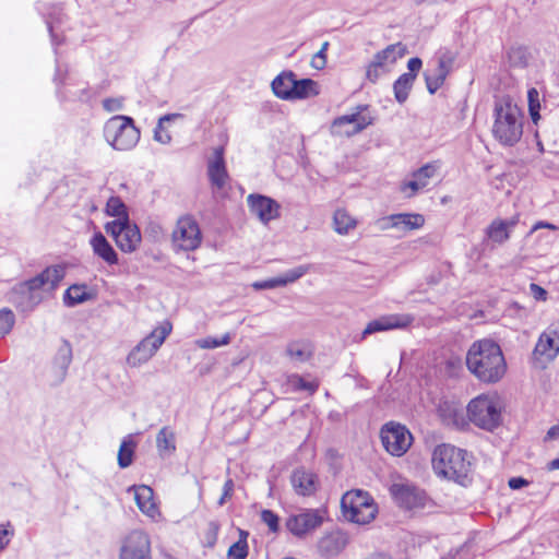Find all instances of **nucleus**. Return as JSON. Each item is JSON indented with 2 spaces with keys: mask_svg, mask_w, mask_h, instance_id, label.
<instances>
[{
  "mask_svg": "<svg viewBox=\"0 0 559 559\" xmlns=\"http://www.w3.org/2000/svg\"><path fill=\"white\" fill-rule=\"evenodd\" d=\"M471 457L466 450L443 443L433 450L432 466L438 475L466 485L472 471Z\"/></svg>",
  "mask_w": 559,
  "mask_h": 559,
  "instance_id": "obj_3",
  "label": "nucleus"
},
{
  "mask_svg": "<svg viewBox=\"0 0 559 559\" xmlns=\"http://www.w3.org/2000/svg\"><path fill=\"white\" fill-rule=\"evenodd\" d=\"M322 516L318 510L290 515L286 521L287 530L295 536L301 537L322 524Z\"/></svg>",
  "mask_w": 559,
  "mask_h": 559,
  "instance_id": "obj_19",
  "label": "nucleus"
},
{
  "mask_svg": "<svg viewBox=\"0 0 559 559\" xmlns=\"http://www.w3.org/2000/svg\"><path fill=\"white\" fill-rule=\"evenodd\" d=\"M437 166L433 164H426L413 173V177L418 181L424 189L428 186L429 180L436 175Z\"/></svg>",
  "mask_w": 559,
  "mask_h": 559,
  "instance_id": "obj_45",
  "label": "nucleus"
},
{
  "mask_svg": "<svg viewBox=\"0 0 559 559\" xmlns=\"http://www.w3.org/2000/svg\"><path fill=\"white\" fill-rule=\"evenodd\" d=\"M218 524L216 522H210L209 524V532H207V539H209V543L211 545H214L215 542H216V537H217V532H218Z\"/></svg>",
  "mask_w": 559,
  "mask_h": 559,
  "instance_id": "obj_64",
  "label": "nucleus"
},
{
  "mask_svg": "<svg viewBox=\"0 0 559 559\" xmlns=\"http://www.w3.org/2000/svg\"><path fill=\"white\" fill-rule=\"evenodd\" d=\"M559 355V326H549L538 337L533 359L538 367H545Z\"/></svg>",
  "mask_w": 559,
  "mask_h": 559,
  "instance_id": "obj_12",
  "label": "nucleus"
},
{
  "mask_svg": "<svg viewBox=\"0 0 559 559\" xmlns=\"http://www.w3.org/2000/svg\"><path fill=\"white\" fill-rule=\"evenodd\" d=\"M343 515L350 522L365 525L374 520L378 507L368 491L353 489L341 499Z\"/></svg>",
  "mask_w": 559,
  "mask_h": 559,
  "instance_id": "obj_4",
  "label": "nucleus"
},
{
  "mask_svg": "<svg viewBox=\"0 0 559 559\" xmlns=\"http://www.w3.org/2000/svg\"><path fill=\"white\" fill-rule=\"evenodd\" d=\"M107 235L114 238L117 247L126 253L134 252L142 240L139 227L131 221L107 222L104 226Z\"/></svg>",
  "mask_w": 559,
  "mask_h": 559,
  "instance_id": "obj_9",
  "label": "nucleus"
},
{
  "mask_svg": "<svg viewBox=\"0 0 559 559\" xmlns=\"http://www.w3.org/2000/svg\"><path fill=\"white\" fill-rule=\"evenodd\" d=\"M180 114H167L162 116L158 119V122L154 129V140L162 143V144H169L171 141V135L168 131L164 130L163 123L166 121H173L177 118H180Z\"/></svg>",
  "mask_w": 559,
  "mask_h": 559,
  "instance_id": "obj_39",
  "label": "nucleus"
},
{
  "mask_svg": "<svg viewBox=\"0 0 559 559\" xmlns=\"http://www.w3.org/2000/svg\"><path fill=\"white\" fill-rule=\"evenodd\" d=\"M467 415L475 426L487 431H493L502 420L497 402L487 395L473 399L467 405Z\"/></svg>",
  "mask_w": 559,
  "mask_h": 559,
  "instance_id": "obj_6",
  "label": "nucleus"
},
{
  "mask_svg": "<svg viewBox=\"0 0 559 559\" xmlns=\"http://www.w3.org/2000/svg\"><path fill=\"white\" fill-rule=\"evenodd\" d=\"M292 99H305L319 94L318 84L312 79H294Z\"/></svg>",
  "mask_w": 559,
  "mask_h": 559,
  "instance_id": "obj_32",
  "label": "nucleus"
},
{
  "mask_svg": "<svg viewBox=\"0 0 559 559\" xmlns=\"http://www.w3.org/2000/svg\"><path fill=\"white\" fill-rule=\"evenodd\" d=\"M527 100H528V112L534 123L540 119L539 110H540V100L539 93L535 87H532L527 92Z\"/></svg>",
  "mask_w": 559,
  "mask_h": 559,
  "instance_id": "obj_44",
  "label": "nucleus"
},
{
  "mask_svg": "<svg viewBox=\"0 0 559 559\" xmlns=\"http://www.w3.org/2000/svg\"><path fill=\"white\" fill-rule=\"evenodd\" d=\"M309 266L308 265H299L295 269L286 271L283 275H280V281L282 283V287L286 286L287 284L294 283L300 277H302L306 273H308Z\"/></svg>",
  "mask_w": 559,
  "mask_h": 559,
  "instance_id": "obj_47",
  "label": "nucleus"
},
{
  "mask_svg": "<svg viewBox=\"0 0 559 559\" xmlns=\"http://www.w3.org/2000/svg\"><path fill=\"white\" fill-rule=\"evenodd\" d=\"M202 242L199 224L191 216H182L171 233V245L176 252L194 251Z\"/></svg>",
  "mask_w": 559,
  "mask_h": 559,
  "instance_id": "obj_7",
  "label": "nucleus"
},
{
  "mask_svg": "<svg viewBox=\"0 0 559 559\" xmlns=\"http://www.w3.org/2000/svg\"><path fill=\"white\" fill-rule=\"evenodd\" d=\"M424 78L426 82V87L428 92L432 95L443 85L447 75L439 73L436 69H427L424 72Z\"/></svg>",
  "mask_w": 559,
  "mask_h": 559,
  "instance_id": "obj_41",
  "label": "nucleus"
},
{
  "mask_svg": "<svg viewBox=\"0 0 559 559\" xmlns=\"http://www.w3.org/2000/svg\"><path fill=\"white\" fill-rule=\"evenodd\" d=\"M287 354L292 359L297 361H306L310 356V353L299 344H290L287 347Z\"/></svg>",
  "mask_w": 559,
  "mask_h": 559,
  "instance_id": "obj_52",
  "label": "nucleus"
},
{
  "mask_svg": "<svg viewBox=\"0 0 559 559\" xmlns=\"http://www.w3.org/2000/svg\"><path fill=\"white\" fill-rule=\"evenodd\" d=\"M492 136L503 146H514L523 135V114L510 96L496 98Z\"/></svg>",
  "mask_w": 559,
  "mask_h": 559,
  "instance_id": "obj_2",
  "label": "nucleus"
},
{
  "mask_svg": "<svg viewBox=\"0 0 559 559\" xmlns=\"http://www.w3.org/2000/svg\"><path fill=\"white\" fill-rule=\"evenodd\" d=\"M391 221H393L394 228L402 231L419 229L425 224V217L419 213L392 214Z\"/></svg>",
  "mask_w": 559,
  "mask_h": 559,
  "instance_id": "obj_28",
  "label": "nucleus"
},
{
  "mask_svg": "<svg viewBox=\"0 0 559 559\" xmlns=\"http://www.w3.org/2000/svg\"><path fill=\"white\" fill-rule=\"evenodd\" d=\"M415 80L412 74H401L393 83V93L399 104H404L414 86Z\"/></svg>",
  "mask_w": 559,
  "mask_h": 559,
  "instance_id": "obj_35",
  "label": "nucleus"
},
{
  "mask_svg": "<svg viewBox=\"0 0 559 559\" xmlns=\"http://www.w3.org/2000/svg\"><path fill=\"white\" fill-rule=\"evenodd\" d=\"M295 73L293 71H283L272 81V91L281 99H292V85H294Z\"/></svg>",
  "mask_w": 559,
  "mask_h": 559,
  "instance_id": "obj_29",
  "label": "nucleus"
},
{
  "mask_svg": "<svg viewBox=\"0 0 559 559\" xmlns=\"http://www.w3.org/2000/svg\"><path fill=\"white\" fill-rule=\"evenodd\" d=\"M367 108V105H359L355 112L336 117L332 121L331 133L337 136H352L365 130L373 121L372 117L362 115Z\"/></svg>",
  "mask_w": 559,
  "mask_h": 559,
  "instance_id": "obj_11",
  "label": "nucleus"
},
{
  "mask_svg": "<svg viewBox=\"0 0 559 559\" xmlns=\"http://www.w3.org/2000/svg\"><path fill=\"white\" fill-rule=\"evenodd\" d=\"M119 559H151V543L142 531H132L123 540Z\"/></svg>",
  "mask_w": 559,
  "mask_h": 559,
  "instance_id": "obj_14",
  "label": "nucleus"
},
{
  "mask_svg": "<svg viewBox=\"0 0 559 559\" xmlns=\"http://www.w3.org/2000/svg\"><path fill=\"white\" fill-rule=\"evenodd\" d=\"M247 556L248 543L245 539H238L227 551V559H246Z\"/></svg>",
  "mask_w": 559,
  "mask_h": 559,
  "instance_id": "obj_48",
  "label": "nucleus"
},
{
  "mask_svg": "<svg viewBox=\"0 0 559 559\" xmlns=\"http://www.w3.org/2000/svg\"><path fill=\"white\" fill-rule=\"evenodd\" d=\"M508 485L513 490H519L528 485V480L524 477L518 476V477H511L508 481Z\"/></svg>",
  "mask_w": 559,
  "mask_h": 559,
  "instance_id": "obj_62",
  "label": "nucleus"
},
{
  "mask_svg": "<svg viewBox=\"0 0 559 559\" xmlns=\"http://www.w3.org/2000/svg\"><path fill=\"white\" fill-rule=\"evenodd\" d=\"M249 211L255 215L263 224L277 218L280 216L281 205L274 199L259 194L251 193L247 198Z\"/></svg>",
  "mask_w": 559,
  "mask_h": 559,
  "instance_id": "obj_17",
  "label": "nucleus"
},
{
  "mask_svg": "<svg viewBox=\"0 0 559 559\" xmlns=\"http://www.w3.org/2000/svg\"><path fill=\"white\" fill-rule=\"evenodd\" d=\"M334 229L340 235H345L349 229L354 228L356 221L345 211L338 209L334 213Z\"/></svg>",
  "mask_w": 559,
  "mask_h": 559,
  "instance_id": "obj_38",
  "label": "nucleus"
},
{
  "mask_svg": "<svg viewBox=\"0 0 559 559\" xmlns=\"http://www.w3.org/2000/svg\"><path fill=\"white\" fill-rule=\"evenodd\" d=\"M156 448L160 456L170 455L176 451V436L168 427H163L156 435Z\"/></svg>",
  "mask_w": 559,
  "mask_h": 559,
  "instance_id": "obj_33",
  "label": "nucleus"
},
{
  "mask_svg": "<svg viewBox=\"0 0 559 559\" xmlns=\"http://www.w3.org/2000/svg\"><path fill=\"white\" fill-rule=\"evenodd\" d=\"M171 332L169 324L153 330L128 355L127 362L131 367H138L152 358Z\"/></svg>",
  "mask_w": 559,
  "mask_h": 559,
  "instance_id": "obj_8",
  "label": "nucleus"
},
{
  "mask_svg": "<svg viewBox=\"0 0 559 559\" xmlns=\"http://www.w3.org/2000/svg\"><path fill=\"white\" fill-rule=\"evenodd\" d=\"M530 293L533 296V298L537 301H546L548 297V292L539 286L538 284L532 283L530 285Z\"/></svg>",
  "mask_w": 559,
  "mask_h": 559,
  "instance_id": "obj_59",
  "label": "nucleus"
},
{
  "mask_svg": "<svg viewBox=\"0 0 559 559\" xmlns=\"http://www.w3.org/2000/svg\"><path fill=\"white\" fill-rule=\"evenodd\" d=\"M129 490H134V499L138 508L150 518L158 514V508L153 500V489L146 485H134Z\"/></svg>",
  "mask_w": 559,
  "mask_h": 559,
  "instance_id": "obj_25",
  "label": "nucleus"
},
{
  "mask_svg": "<svg viewBox=\"0 0 559 559\" xmlns=\"http://www.w3.org/2000/svg\"><path fill=\"white\" fill-rule=\"evenodd\" d=\"M295 490L302 496H309L316 490V476L312 473L297 469L292 476Z\"/></svg>",
  "mask_w": 559,
  "mask_h": 559,
  "instance_id": "obj_31",
  "label": "nucleus"
},
{
  "mask_svg": "<svg viewBox=\"0 0 559 559\" xmlns=\"http://www.w3.org/2000/svg\"><path fill=\"white\" fill-rule=\"evenodd\" d=\"M9 301L21 312H32L44 299L43 294L28 283V280L16 283L8 294Z\"/></svg>",
  "mask_w": 559,
  "mask_h": 559,
  "instance_id": "obj_13",
  "label": "nucleus"
},
{
  "mask_svg": "<svg viewBox=\"0 0 559 559\" xmlns=\"http://www.w3.org/2000/svg\"><path fill=\"white\" fill-rule=\"evenodd\" d=\"M63 17H64V13H63L62 8H60V7H52L46 17L47 28H48V32H49V35L51 38V44L55 48L57 46H59L63 40L56 33V28L58 27L59 24L62 23Z\"/></svg>",
  "mask_w": 559,
  "mask_h": 559,
  "instance_id": "obj_34",
  "label": "nucleus"
},
{
  "mask_svg": "<svg viewBox=\"0 0 559 559\" xmlns=\"http://www.w3.org/2000/svg\"><path fill=\"white\" fill-rule=\"evenodd\" d=\"M405 52L406 46L402 43L391 44L384 49L378 51L373 56L372 61H374L377 66L385 69L386 66L394 64L405 55Z\"/></svg>",
  "mask_w": 559,
  "mask_h": 559,
  "instance_id": "obj_27",
  "label": "nucleus"
},
{
  "mask_svg": "<svg viewBox=\"0 0 559 559\" xmlns=\"http://www.w3.org/2000/svg\"><path fill=\"white\" fill-rule=\"evenodd\" d=\"M391 218H392V214L389 215V216H384V217L379 218L376 222L377 227L380 230H388V229L394 228V225L392 224L393 221H391Z\"/></svg>",
  "mask_w": 559,
  "mask_h": 559,
  "instance_id": "obj_63",
  "label": "nucleus"
},
{
  "mask_svg": "<svg viewBox=\"0 0 559 559\" xmlns=\"http://www.w3.org/2000/svg\"><path fill=\"white\" fill-rule=\"evenodd\" d=\"M233 492H234V480L231 478H228L224 483L223 493L217 501L218 506H224L226 500L231 497Z\"/></svg>",
  "mask_w": 559,
  "mask_h": 559,
  "instance_id": "obj_60",
  "label": "nucleus"
},
{
  "mask_svg": "<svg viewBox=\"0 0 559 559\" xmlns=\"http://www.w3.org/2000/svg\"><path fill=\"white\" fill-rule=\"evenodd\" d=\"M103 108L107 112H114L121 110L123 108V98L122 97H109L105 98L102 102Z\"/></svg>",
  "mask_w": 559,
  "mask_h": 559,
  "instance_id": "obj_54",
  "label": "nucleus"
},
{
  "mask_svg": "<svg viewBox=\"0 0 559 559\" xmlns=\"http://www.w3.org/2000/svg\"><path fill=\"white\" fill-rule=\"evenodd\" d=\"M423 67V60L419 57H413L407 62V70L405 74H412L413 79L416 81L418 72Z\"/></svg>",
  "mask_w": 559,
  "mask_h": 559,
  "instance_id": "obj_58",
  "label": "nucleus"
},
{
  "mask_svg": "<svg viewBox=\"0 0 559 559\" xmlns=\"http://www.w3.org/2000/svg\"><path fill=\"white\" fill-rule=\"evenodd\" d=\"M14 535L15 530L11 522L0 524V552L8 547Z\"/></svg>",
  "mask_w": 559,
  "mask_h": 559,
  "instance_id": "obj_49",
  "label": "nucleus"
},
{
  "mask_svg": "<svg viewBox=\"0 0 559 559\" xmlns=\"http://www.w3.org/2000/svg\"><path fill=\"white\" fill-rule=\"evenodd\" d=\"M135 448L136 442L132 439L131 436H128L122 440L117 457L120 468H127L132 464Z\"/></svg>",
  "mask_w": 559,
  "mask_h": 559,
  "instance_id": "obj_36",
  "label": "nucleus"
},
{
  "mask_svg": "<svg viewBox=\"0 0 559 559\" xmlns=\"http://www.w3.org/2000/svg\"><path fill=\"white\" fill-rule=\"evenodd\" d=\"M419 190H423V188L413 176L412 179L404 181L401 186V191L406 193L407 197L415 195Z\"/></svg>",
  "mask_w": 559,
  "mask_h": 559,
  "instance_id": "obj_57",
  "label": "nucleus"
},
{
  "mask_svg": "<svg viewBox=\"0 0 559 559\" xmlns=\"http://www.w3.org/2000/svg\"><path fill=\"white\" fill-rule=\"evenodd\" d=\"M64 275L66 270L62 265H49L34 277L28 278V283L32 284L38 293H52L59 287Z\"/></svg>",
  "mask_w": 559,
  "mask_h": 559,
  "instance_id": "obj_18",
  "label": "nucleus"
},
{
  "mask_svg": "<svg viewBox=\"0 0 559 559\" xmlns=\"http://www.w3.org/2000/svg\"><path fill=\"white\" fill-rule=\"evenodd\" d=\"M384 449L393 456H402L407 452L413 442L409 430L397 423L385 424L380 432Z\"/></svg>",
  "mask_w": 559,
  "mask_h": 559,
  "instance_id": "obj_10",
  "label": "nucleus"
},
{
  "mask_svg": "<svg viewBox=\"0 0 559 559\" xmlns=\"http://www.w3.org/2000/svg\"><path fill=\"white\" fill-rule=\"evenodd\" d=\"M57 95L61 99H80V100H84V99L88 98V93H87L86 88L81 90L80 94H76V93H69L68 94L66 92H62L59 87H57Z\"/></svg>",
  "mask_w": 559,
  "mask_h": 559,
  "instance_id": "obj_61",
  "label": "nucleus"
},
{
  "mask_svg": "<svg viewBox=\"0 0 559 559\" xmlns=\"http://www.w3.org/2000/svg\"><path fill=\"white\" fill-rule=\"evenodd\" d=\"M329 41H324L321 49L313 56L311 66L317 70H322L326 64V50Z\"/></svg>",
  "mask_w": 559,
  "mask_h": 559,
  "instance_id": "obj_53",
  "label": "nucleus"
},
{
  "mask_svg": "<svg viewBox=\"0 0 559 559\" xmlns=\"http://www.w3.org/2000/svg\"><path fill=\"white\" fill-rule=\"evenodd\" d=\"M105 212L108 216L117 217L112 222L130 221L127 206L120 197H110L106 203Z\"/></svg>",
  "mask_w": 559,
  "mask_h": 559,
  "instance_id": "obj_37",
  "label": "nucleus"
},
{
  "mask_svg": "<svg viewBox=\"0 0 559 559\" xmlns=\"http://www.w3.org/2000/svg\"><path fill=\"white\" fill-rule=\"evenodd\" d=\"M90 245L93 253L108 265H116L119 263L118 253L100 231L93 234L90 239Z\"/></svg>",
  "mask_w": 559,
  "mask_h": 559,
  "instance_id": "obj_23",
  "label": "nucleus"
},
{
  "mask_svg": "<svg viewBox=\"0 0 559 559\" xmlns=\"http://www.w3.org/2000/svg\"><path fill=\"white\" fill-rule=\"evenodd\" d=\"M516 221L496 219L486 229V235L493 243L502 245L510 238V230L515 226Z\"/></svg>",
  "mask_w": 559,
  "mask_h": 559,
  "instance_id": "obj_26",
  "label": "nucleus"
},
{
  "mask_svg": "<svg viewBox=\"0 0 559 559\" xmlns=\"http://www.w3.org/2000/svg\"><path fill=\"white\" fill-rule=\"evenodd\" d=\"M390 491L396 503L404 509L413 510L425 507L426 492L415 486L393 484Z\"/></svg>",
  "mask_w": 559,
  "mask_h": 559,
  "instance_id": "obj_16",
  "label": "nucleus"
},
{
  "mask_svg": "<svg viewBox=\"0 0 559 559\" xmlns=\"http://www.w3.org/2000/svg\"><path fill=\"white\" fill-rule=\"evenodd\" d=\"M453 63V57L449 52H443L438 57L436 70L443 74L449 75Z\"/></svg>",
  "mask_w": 559,
  "mask_h": 559,
  "instance_id": "obj_50",
  "label": "nucleus"
},
{
  "mask_svg": "<svg viewBox=\"0 0 559 559\" xmlns=\"http://www.w3.org/2000/svg\"><path fill=\"white\" fill-rule=\"evenodd\" d=\"M94 295L87 290L86 284H73L66 289L63 302L67 307H75L93 299Z\"/></svg>",
  "mask_w": 559,
  "mask_h": 559,
  "instance_id": "obj_30",
  "label": "nucleus"
},
{
  "mask_svg": "<svg viewBox=\"0 0 559 559\" xmlns=\"http://www.w3.org/2000/svg\"><path fill=\"white\" fill-rule=\"evenodd\" d=\"M72 358L73 354L70 342L64 338L61 340L49 370V381L51 385H60L66 380Z\"/></svg>",
  "mask_w": 559,
  "mask_h": 559,
  "instance_id": "obj_15",
  "label": "nucleus"
},
{
  "mask_svg": "<svg viewBox=\"0 0 559 559\" xmlns=\"http://www.w3.org/2000/svg\"><path fill=\"white\" fill-rule=\"evenodd\" d=\"M438 414L442 423L448 427L461 430L467 425L464 411L454 403L448 401L440 403Z\"/></svg>",
  "mask_w": 559,
  "mask_h": 559,
  "instance_id": "obj_24",
  "label": "nucleus"
},
{
  "mask_svg": "<svg viewBox=\"0 0 559 559\" xmlns=\"http://www.w3.org/2000/svg\"><path fill=\"white\" fill-rule=\"evenodd\" d=\"M15 323V316L9 308L0 309V338L9 334Z\"/></svg>",
  "mask_w": 559,
  "mask_h": 559,
  "instance_id": "obj_46",
  "label": "nucleus"
},
{
  "mask_svg": "<svg viewBox=\"0 0 559 559\" xmlns=\"http://www.w3.org/2000/svg\"><path fill=\"white\" fill-rule=\"evenodd\" d=\"M386 71L389 70L381 68L380 66H377L376 62L371 60V62L367 67L366 76L370 82L376 83L380 75Z\"/></svg>",
  "mask_w": 559,
  "mask_h": 559,
  "instance_id": "obj_56",
  "label": "nucleus"
},
{
  "mask_svg": "<svg viewBox=\"0 0 559 559\" xmlns=\"http://www.w3.org/2000/svg\"><path fill=\"white\" fill-rule=\"evenodd\" d=\"M231 341L230 334L225 333L221 337L216 336H206L204 338L197 340L195 344L199 348L202 349H214L221 346L228 345Z\"/></svg>",
  "mask_w": 559,
  "mask_h": 559,
  "instance_id": "obj_42",
  "label": "nucleus"
},
{
  "mask_svg": "<svg viewBox=\"0 0 559 559\" xmlns=\"http://www.w3.org/2000/svg\"><path fill=\"white\" fill-rule=\"evenodd\" d=\"M207 177L211 185L216 190L225 188L229 180V175L225 162L224 146H217L213 151V157L207 160Z\"/></svg>",
  "mask_w": 559,
  "mask_h": 559,
  "instance_id": "obj_20",
  "label": "nucleus"
},
{
  "mask_svg": "<svg viewBox=\"0 0 559 559\" xmlns=\"http://www.w3.org/2000/svg\"><path fill=\"white\" fill-rule=\"evenodd\" d=\"M282 283L283 282L280 281V277L276 276V277H273V278L265 280V281L254 282L252 284V287L255 290L273 289V288H276V287H282Z\"/></svg>",
  "mask_w": 559,
  "mask_h": 559,
  "instance_id": "obj_55",
  "label": "nucleus"
},
{
  "mask_svg": "<svg viewBox=\"0 0 559 559\" xmlns=\"http://www.w3.org/2000/svg\"><path fill=\"white\" fill-rule=\"evenodd\" d=\"M348 544L346 533L337 530L322 536L318 543V551L325 558L336 557Z\"/></svg>",
  "mask_w": 559,
  "mask_h": 559,
  "instance_id": "obj_22",
  "label": "nucleus"
},
{
  "mask_svg": "<svg viewBox=\"0 0 559 559\" xmlns=\"http://www.w3.org/2000/svg\"><path fill=\"white\" fill-rule=\"evenodd\" d=\"M467 370L481 383L496 384L503 379L508 365L501 346L492 338L474 341L467 349Z\"/></svg>",
  "mask_w": 559,
  "mask_h": 559,
  "instance_id": "obj_1",
  "label": "nucleus"
},
{
  "mask_svg": "<svg viewBox=\"0 0 559 559\" xmlns=\"http://www.w3.org/2000/svg\"><path fill=\"white\" fill-rule=\"evenodd\" d=\"M289 383L294 388L295 391H307L310 394H313L319 389V382L318 381H307L299 374H293L289 378Z\"/></svg>",
  "mask_w": 559,
  "mask_h": 559,
  "instance_id": "obj_43",
  "label": "nucleus"
},
{
  "mask_svg": "<svg viewBox=\"0 0 559 559\" xmlns=\"http://www.w3.org/2000/svg\"><path fill=\"white\" fill-rule=\"evenodd\" d=\"M261 520L269 526L270 531L276 533L280 530V518L272 510H263Z\"/></svg>",
  "mask_w": 559,
  "mask_h": 559,
  "instance_id": "obj_51",
  "label": "nucleus"
},
{
  "mask_svg": "<svg viewBox=\"0 0 559 559\" xmlns=\"http://www.w3.org/2000/svg\"><path fill=\"white\" fill-rule=\"evenodd\" d=\"M413 322L409 314H388L370 321L362 331V337L377 332L407 328Z\"/></svg>",
  "mask_w": 559,
  "mask_h": 559,
  "instance_id": "obj_21",
  "label": "nucleus"
},
{
  "mask_svg": "<svg viewBox=\"0 0 559 559\" xmlns=\"http://www.w3.org/2000/svg\"><path fill=\"white\" fill-rule=\"evenodd\" d=\"M508 57L512 67L525 68L528 64L530 55L525 47L516 46L510 48Z\"/></svg>",
  "mask_w": 559,
  "mask_h": 559,
  "instance_id": "obj_40",
  "label": "nucleus"
},
{
  "mask_svg": "<svg viewBox=\"0 0 559 559\" xmlns=\"http://www.w3.org/2000/svg\"><path fill=\"white\" fill-rule=\"evenodd\" d=\"M104 136L107 143L117 151H129L140 140V130L129 116H114L104 126Z\"/></svg>",
  "mask_w": 559,
  "mask_h": 559,
  "instance_id": "obj_5",
  "label": "nucleus"
}]
</instances>
